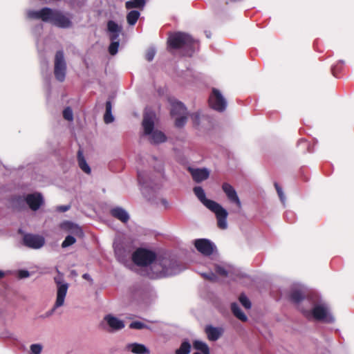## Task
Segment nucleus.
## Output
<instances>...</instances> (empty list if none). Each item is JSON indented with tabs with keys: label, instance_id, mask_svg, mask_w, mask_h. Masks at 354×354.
<instances>
[{
	"label": "nucleus",
	"instance_id": "20",
	"mask_svg": "<svg viewBox=\"0 0 354 354\" xmlns=\"http://www.w3.org/2000/svg\"><path fill=\"white\" fill-rule=\"evenodd\" d=\"M188 170L193 180L198 183L207 179L209 176V171L207 168L189 167Z\"/></svg>",
	"mask_w": 354,
	"mask_h": 354
},
{
	"label": "nucleus",
	"instance_id": "34",
	"mask_svg": "<svg viewBox=\"0 0 354 354\" xmlns=\"http://www.w3.org/2000/svg\"><path fill=\"white\" fill-rule=\"evenodd\" d=\"M191 344L187 339L182 342L180 347L176 350V354H189L191 351Z\"/></svg>",
	"mask_w": 354,
	"mask_h": 354
},
{
	"label": "nucleus",
	"instance_id": "33",
	"mask_svg": "<svg viewBox=\"0 0 354 354\" xmlns=\"http://www.w3.org/2000/svg\"><path fill=\"white\" fill-rule=\"evenodd\" d=\"M140 12L138 10H133L128 12L127 15V21L130 26H134L138 18L140 17Z\"/></svg>",
	"mask_w": 354,
	"mask_h": 354
},
{
	"label": "nucleus",
	"instance_id": "47",
	"mask_svg": "<svg viewBox=\"0 0 354 354\" xmlns=\"http://www.w3.org/2000/svg\"><path fill=\"white\" fill-rule=\"evenodd\" d=\"M71 206L69 205H60L57 207V210L60 212H65L70 209Z\"/></svg>",
	"mask_w": 354,
	"mask_h": 354
},
{
	"label": "nucleus",
	"instance_id": "39",
	"mask_svg": "<svg viewBox=\"0 0 354 354\" xmlns=\"http://www.w3.org/2000/svg\"><path fill=\"white\" fill-rule=\"evenodd\" d=\"M214 267L216 274L222 277L227 276L228 272L223 266L216 263L214 265Z\"/></svg>",
	"mask_w": 354,
	"mask_h": 354
},
{
	"label": "nucleus",
	"instance_id": "32",
	"mask_svg": "<svg viewBox=\"0 0 354 354\" xmlns=\"http://www.w3.org/2000/svg\"><path fill=\"white\" fill-rule=\"evenodd\" d=\"M62 227L76 234L82 233L81 228L77 225L71 221H65L62 223Z\"/></svg>",
	"mask_w": 354,
	"mask_h": 354
},
{
	"label": "nucleus",
	"instance_id": "54",
	"mask_svg": "<svg viewBox=\"0 0 354 354\" xmlns=\"http://www.w3.org/2000/svg\"><path fill=\"white\" fill-rule=\"evenodd\" d=\"M339 62H340L341 64H344V62L343 60H340V61H339Z\"/></svg>",
	"mask_w": 354,
	"mask_h": 354
},
{
	"label": "nucleus",
	"instance_id": "1",
	"mask_svg": "<svg viewBox=\"0 0 354 354\" xmlns=\"http://www.w3.org/2000/svg\"><path fill=\"white\" fill-rule=\"evenodd\" d=\"M146 269L148 277L159 279L178 274L184 268L175 254L167 252L158 254L151 267Z\"/></svg>",
	"mask_w": 354,
	"mask_h": 354
},
{
	"label": "nucleus",
	"instance_id": "5",
	"mask_svg": "<svg viewBox=\"0 0 354 354\" xmlns=\"http://www.w3.org/2000/svg\"><path fill=\"white\" fill-rule=\"evenodd\" d=\"M56 272L58 275L54 277L55 283L57 286V297L56 301L52 309L47 311L44 315H41L42 318H47L53 315L55 310L64 304L65 297L68 289V283L64 281V274L56 268Z\"/></svg>",
	"mask_w": 354,
	"mask_h": 354
},
{
	"label": "nucleus",
	"instance_id": "15",
	"mask_svg": "<svg viewBox=\"0 0 354 354\" xmlns=\"http://www.w3.org/2000/svg\"><path fill=\"white\" fill-rule=\"evenodd\" d=\"M52 8L44 7L39 10H28L26 17L30 19H41L44 22H49Z\"/></svg>",
	"mask_w": 354,
	"mask_h": 354
},
{
	"label": "nucleus",
	"instance_id": "36",
	"mask_svg": "<svg viewBox=\"0 0 354 354\" xmlns=\"http://www.w3.org/2000/svg\"><path fill=\"white\" fill-rule=\"evenodd\" d=\"M239 301L241 304V305L245 308V309H250L252 306V304L249 299L247 297V296L242 293L239 296Z\"/></svg>",
	"mask_w": 354,
	"mask_h": 354
},
{
	"label": "nucleus",
	"instance_id": "53",
	"mask_svg": "<svg viewBox=\"0 0 354 354\" xmlns=\"http://www.w3.org/2000/svg\"><path fill=\"white\" fill-rule=\"evenodd\" d=\"M206 36H207V37H208V38H209V37H210L209 34H208L207 32H206Z\"/></svg>",
	"mask_w": 354,
	"mask_h": 354
},
{
	"label": "nucleus",
	"instance_id": "16",
	"mask_svg": "<svg viewBox=\"0 0 354 354\" xmlns=\"http://www.w3.org/2000/svg\"><path fill=\"white\" fill-rule=\"evenodd\" d=\"M113 248L117 259L121 263H124L127 261L131 252V249L125 246L124 243L116 241L113 242Z\"/></svg>",
	"mask_w": 354,
	"mask_h": 354
},
{
	"label": "nucleus",
	"instance_id": "42",
	"mask_svg": "<svg viewBox=\"0 0 354 354\" xmlns=\"http://www.w3.org/2000/svg\"><path fill=\"white\" fill-rule=\"evenodd\" d=\"M274 187L282 203H285L286 196L283 192L282 188L277 183H274Z\"/></svg>",
	"mask_w": 354,
	"mask_h": 354
},
{
	"label": "nucleus",
	"instance_id": "4",
	"mask_svg": "<svg viewBox=\"0 0 354 354\" xmlns=\"http://www.w3.org/2000/svg\"><path fill=\"white\" fill-rule=\"evenodd\" d=\"M196 40L187 33L177 32L171 34L167 40L168 48L179 49L183 56L191 57L195 52Z\"/></svg>",
	"mask_w": 354,
	"mask_h": 354
},
{
	"label": "nucleus",
	"instance_id": "27",
	"mask_svg": "<svg viewBox=\"0 0 354 354\" xmlns=\"http://www.w3.org/2000/svg\"><path fill=\"white\" fill-rule=\"evenodd\" d=\"M147 3V0H129L125 3L127 9L138 8L143 10Z\"/></svg>",
	"mask_w": 354,
	"mask_h": 354
},
{
	"label": "nucleus",
	"instance_id": "50",
	"mask_svg": "<svg viewBox=\"0 0 354 354\" xmlns=\"http://www.w3.org/2000/svg\"><path fill=\"white\" fill-rule=\"evenodd\" d=\"M331 70H332V73H333V75L335 76L336 75L335 72H336V70H337V66H333Z\"/></svg>",
	"mask_w": 354,
	"mask_h": 354
},
{
	"label": "nucleus",
	"instance_id": "48",
	"mask_svg": "<svg viewBox=\"0 0 354 354\" xmlns=\"http://www.w3.org/2000/svg\"><path fill=\"white\" fill-rule=\"evenodd\" d=\"M158 165L157 166H153L154 169L158 171H162V162L160 160H158Z\"/></svg>",
	"mask_w": 354,
	"mask_h": 354
},
{
	"label": "nucleus",
	"instance_id": "41",
	"mask_svg": "<svg viewBox=\"0 0 354 354\" xmlns=\"http://www.w3.org/2000/svg\"><path fill=\"white\" fill-rule=\"evenodd\" d=\"M63 117L68 121H72L73 119V113L71 107L68 106L63 111Z\"/></svg>",
	"mask_w": 354,
	"mask_h": 354
},
{
	"label": "nucleus",
	"instance_id": "43",
	"mask_svg": "<svg viewBox=\"0 0 354 354\" xmlns=\"http://www.w3.org/2000/svg\"><path fill=\"white\" fill-rule=\"evenodd\" d=\"M155 55H156L155 48H149L148 50L147 51V53L145 55L146 59L149 62L152 61L154 58Z\"/></svg>",
	"mask_w": 354,
	"mask_h": 354
},
{
	"label": "nucleus",
	"instance_id": "14",
	"mask_svg": "<svg viewBox=\"0 0 354 354\" xmlns=\"http://www.w3.org/2000/svg\"><path fill=\"white\" fill-rule=\"evenodd\" d=\"M23 243L32 249H39L45 244V239L42 236L26 234L23 237Z\"/></svg>",
	"mask_w": 354,
	"mask_h": 354
},
{
	"label": "nucleus",
	"instance_id": "38",
	"mask_svg": "<svg viewBox=\"0 0 354 354\" xmlns=\"http://www.w3.org/2000/svg\"><path fill=\"white\" fill-rule=\"evenodd\" d=\"M43 346L41 344H32L30 346V354H41Z\"/></svg>",
	"mask_w": 354,
	"mask_h": 354
},
{
	"label": "nucleus",
	"instance_id": "46",
	"mask_svg": "<svg viewBox=\"0 0 354 354\" xmlns=\"http://www.w3.org/2000/svg\"><path fill=\"white\" fill-rule=\"evenodd\" d=\"M30 276V272L26 270H19L18 271V277L20 279L27 278Z\"/></svg>",
	"mask_w": 354,
	"mask_h": 354
},
{
	"label": "nucleus",
	"instance_id": "52",
	"mask_svg": "<svg viewBox=\"0 0 354 354\" xmlns=\"http://www.w3.org/2000/svg\"><path fill=\"white\" fill-rule=\"evenodd\" d=\"M151 158L152 160L158 161L157 158L156 157H154V156H152Z\"/></svg>",
	"mask_w": 354,
	"mask_h": 354
},
{
	"label": "nucleus",
	"instance_id": "49",
	"mask_svg": "<svg viewBox=\"0 0 354 354\" xmlns=\"http://www.w3.org/2000/svg\"><path fill=\"white\" fill-rule=\"evenodd\" d=\"M82 278L90 281V282H93V279L91 278V277L90 276V274H88V273H85L82 275Z\"/></svg>",
	"mask_w": 354,
	"mask_h": 354
},
{
	"label": "nucleus",
	"instance_id": "29",
	"mask_svg": "<svg viewBox=\"0 0 354 354\" xmlns=\"http://www.w3.org/2000/svg\"><path fill=\"white\" fill-rule=\"evenodd\" d=\"M231 310L234 315L239 319L243 322H245L248 319L247 316L243 313L239 304L236 302L232 303Z\"/></svg>",
	"mask_w": 354,
	"mask_h": 354
},
{
	"label": "nucleus",
	"instance_id": "18",
	"mask_svg": "<svg viewBox=\"0 0 354 354\" xmlns=\"http://www.w3.org/2000/svg\"><path fill=\"white\" fill-rule=\"evenodd\" d=\"M25 201L32 211L38 210L44 202V197L39 192L27 194Z\"/></svg>",
	"mask_w": 354,
	"mask_h": 354
},
{
	"label": "nucleus",
	"instance_id": "28",
	"mask_svg": "<svg viewBox=\"0 0 354 354\" xmlns=\"http://www.w3.org/2000/svg\"><path fill=\"white\" fill-rule=\"evenodd\" d=\"M77 161L80 168L86 174H89L91 171L89 165L87 164L81 150L77 152Z\"/></svg>",
	"mask_w": 354,
	"mask_h": 354
},
{
	"label": "nucleus",
	"instance_id": "21",
	"mask_svg": "<svg viewBox=\"0 0 354 354\" xmlns=\"http://www.w3.org/2000/svg\"><path fill=\"white\" fill-rule=\"evenodd\" d=\"M110 214L122 223H127L130 219V215L128 212L120 206L111 208L110 209Z\"/></svg>",
	"mask_w": 354,
	"mask_h": 354
},
{
	"label": "nucleus",
	"instance_id": "55",
	"mask_svg": "<svg viewBox=\"0 0 354 354\" xmlns=\"http://www.w3.org/2000/svg\"><path fill=\"white\" fill-rule=\"evenodd\" d=\"M162 203H167V201H166L165 200H163V201H162Z\"/></svg>",
	"mask_w": 354,
	"mask_h": 354
},
{
	"label": "nucleus",
	"instance_id": "8",
	"mask_svg": "<svg viewBox=\"0 0 354 354\" xmlns=\"http://www.w3.org/2000/svg\"><path fill=\"white\" fill-rule=\"evenodd\" d=\"M122 29V26L113 20H109L107 22V30L110 33V39L111 40L109 46V53L111 55H115L118 51L120 44L118 37Z\"/></svg>",
	"mask_w": 354,
	"mask_h": 354
},
{
	"label": "nucleus",
	"instance_id": "56",
	"mask_svg": "<svg viewBox=\"0 0 354 354\" xmlns=\"http://www.w3.org/2000/svg\"><path fill=\"white\" fill-rule=\"evenodd\" d=\"M39 28H40L41 29L42 28V25H41V24H40V25H39Z\"/></svg>",
	"mask_w": 354,
	"mask_h": 354
},
{
	"label": "nucleus",
	"instance_id": "44",
	"mask_svg": "<svg viewBox=\"0 0 354 354\" xmlns=\"http://www.w3.org/2000/svg\"><path fill=\"white\" fill-rule=\"evenodd\" d=\"M200 113L196 112L190 115L191 120L195 126H198L200 123Z\"/></svg>",
	"mask_w": 354,
	"mask_h": 354
},
{
	"label": "nucleus",
	"instance_id": "10",
	"mask_svg": "<svg viewBox=\"0 0 354 354\" xmlns=\"http://www.w3.org/2000/svg\"><path fill=\"white\" fill-rule=\"evenodd\" d=\"M156 257L155 252L143 248L138 249L132 254V260L136 265L145 267L153 263Z\"/></svg>",
	"mask_w": 354,
	"mask_h": 354
},
{
	"label": "nucleus",
	"instance_id": "22",
	"mask_svg": "<svg viewBox=\"0 0 354 354\" xmlns=\"http://www.w3.org/2000/svg\"><path fill=\"white\" fill-rule=\"evenodd\" d=\"M289 298L292 302L298 304L302 301L308 303L306 300L310 297L305 299L304 292L301 287H293L290 291Z\"/></svg>",
	"mask_w": 354,
	"mask_h": 354
},
{
	"label": "nucleus",
	"instance_id": "35",
	"mask_svg": "<svg viewBox=\"0 0 354 354\" xmlns=\"http://www.w3.org/2000/svg\"><path fill=\"white\" fill-rule=\"evenodd\" d=\"M175 118V125L176 127L180 128L185 126L187 120V112L186 113L173 116Z\"/></svg>",
	"mask_w": 354,
	"mask_h": 354
},
{
	"label": "nucleus",
	"instance_id": "26",
	"mask_svg": "<svg viewBox=\"0 0 354 354\" xmlns=\"http://www.w3.org/2000/svg\"><path fill=\"white\" fill-rule=\"evenodd\" d=\"M149 136L150 142L156 145L164 142L167 140L165 135L158 130H155Z\"/></svg>",
	"mask_w": 354,
	"mask_h": 354
},
{
	"label": "nucleus",
	"instance_id": "40",
	"mask_svg": "<svg viewBox=\"0 0 354 354\" xmlns=\"http://www.w3.org/2000/svg\"><path fill=\"white\" fill-rule=\"evenodd\" d=\"M129 328L133 329L140 330L143 328H149V326L141 322L134 321L130 324Z\"/></svg>",
	"mask_w": 354,
	"mask_h": 354
},
{
	"label": "nucleus",
	"instance_id": "17",
	"mask_svg": "<svg viewBox=\"0 0 354 354\" xmlns=\"http://www.w3.org/2000/svg\"><path fill=\"white\" fill-rule=\"evenodd\" d=\"M222 189L225 194L228 201L235 204L239 209L241 208V202L238 196L235 189L228 183H223L222 185Z\"/></svg>",
	"mask_w": 354,
	"mask_h": 354
},
{
	"label": "nucleus",
	"instance_id": "23",
	"mask_svg": "<svg viewBox=\"0 0 354 354\" xmlns=\"http://www.w3.org/2000/svg\"><path fill=\"white\" fill-rule=\"evenodd\" d=\"M207 338L210 341H216L223 333V329L219 327H214L211 325L207 326L205 328Z\"/></svg>",
	"mask_w": 354,
	"mask_h": 354
},
{
	"label": "nucleus",
	"instance_id": "9",
	"mask_svg": "<svg viewBox=\"0 0 354 354\" xmlns=\"http://www.w3.org/2000/svg\"><path fill=\"white\" fill-rule=\"evenodd\" d=\"M66 61L63 50H57L54 60V75L56 80L60 82L64 81L66 75Z\"/></svg>",
	"mask_w": 354,
	"mask_h": 354
},
{
	"label": "nucleus",
	"instance_id": "30",
	"mask_svg": "<svg viewBox=\"0 0 354 354\" xmlns=\"http://www.w3.org/2000/svg\"><path fill=\"white\" fill-rule=\"evenodd\" d=\"M194 349L203 353V354H210V350L208 345L201 340H194L193 342Z\"/></svg>",
	"mask_w": 354,
	"mask_h": 354
},
{
	"label": "nucleus",
	"instance_id": "37",
	"mask_svg": "<svg viewBox=\"0 0 354 354\" xmlns=\"http://www.w3.org/2000/svg\"><path fill=\"white\" fill-rule=\"evenodd\" d=\"M76 242V239L74 236L71 235H68L66 236L65 239L62 243V248H66L72 245H73Z\"/></svg>",
	"mask_w": 354,
	"mask_h": 354
},
{
	"label": "nucleus",
	"instance_id": "12",
	"mask_svg": "<svg viewBox=\"0 0 354 354\" xmlns=\"http://www.w3.org/2000/svg\"><path fill=\"white\" fill-rule=\"evenodd\" d=\"M209 103L212 109L218 112L224 111L227 107V101L216 88L212 89V93L209 98Z\"/></svg>",
	"mask_w": 354,
	"mask_h": 354
},
{
	"label": "nucleus",
	"instance_id": "3",
	"mask_svg": "<svg viewBox=\"0 0 354 354\" xmlns=\"http://www.w3.org/2000/svg\"><path fill=\"white\" fill-rule=\"evenodd\" d=\"M306 301L310 305L311 309H302L306 317L312 315L315 319L326 323H333L335 318L330 314L328 305L317 295L310 297Z\"/></svg>",
	"mask_w": 354,
	"mask_h": 354
},
{
	"label": "nucleus",
	"instance_id": "7",
	"mask_svg": "<svg viewBox=\"0 0 354 354\" xmlns=\"http://www.w3.org/2000/svg\"><path fill=\"white\" fill-rule=\"evenodd\" d=\"M72 15L69 12H64L59 10L52 9L48 23L62 29L72 28Z\"/></svg>",
	"mask_w": 354,
	"mask_h": 354
},
{
	"label": "nucleus",
	"instance_id": "19",
	"mask_svg": "<svg viewBox=\"0 0 354 354\" xmlns=\"http://www.w3.org/2000/svg\"><path fill=\"white\" fill-rule=\"evenodd\" d=\"M154 117L152 112H146L144 114L142 125L144 129V135L149 136L154 131Z\"/></svg>",
	"mask_w": 354,
	"mask_h": 354
},
{
	"label": "nucleus",
	"instance_id": "25",
	"mask_svg": "<svg viewBox=\"0 0 354 354\" xmlns=\"http://www.w3.org/2000/svg\"><path fill=\"white\" fill-rule=\"evenodd\" d=\"M187 108L180 101H174L171 102V116H177L186 113Z\"/></svg>",
	"mask_w": 354,
	"mask_h": 354
},
{
	"label": "nucleus",
	"instance_id": "6",
	"mask_svg": "<svg viewBox=\"0 0 354 354\" xmlns=\"http://www.w3.org/2000/svg\"><path fill=\"white\" fill-rule=\"evenodd\" d=\"M138 180L143 196L148 201L153 200L160 185L147 171L140 169L138 170Z\"/></svg>",
	"mask_w": 354,
	"mask_h": 354
},
{
	"label": "nucleus",
	"instance_id": "13",
	"mask_svg": "<svg viewBox=\"0 0 354 354\" xmlns=\"http://www.w3.org/2000/svg\"><path fill=\"white\" fill-rule=\"evenodd\" d=\"M194 246L203 256H210L216 250V245L207 239H198L194 241Z\"/></svg>",
	"mask_w": 354,
	"mask_h": 354
},
{
	"label": "nucleus",
	"instance_id": "2",
	"mask_svg": "<svg viewBox=\"0 0 354 354\" xmlns=\"http://www.w3.org/2000/svg\"><path fill=\"white\" fill-rule=\"evenodd\" d=\"M193 192L200 202L211 212L214 213L218 228L225 230L227 228V218L228 213L219 203L214 201L207 199L203 188L201 186H196Z\"/></svg>",
	"mask_w": 354,
	"mask_h": 354
},
{
	"label": "nucleus",
	"instance_id": "51",
	"mask_svg": "<svg viewBox=\"0 0 354 354\" xmlns=\"http://www.w3.org/2000/svg\"><path fill=\"white\" fill-rule=\"evenodd\" d=\"M6 272L0 270V279L4 277Z\"/></svg>",
	"mask_w": 354,
	"mask_h": 354
},
{
	"label": "nucleus",
	"instance_id": "31",
	"mask_svg": "<svg viewBox=\"0 0 354 354\" xmlns=\"http://www.w3.org/2000/svg\"><path fill=\"white\" fill-rule=\"evenodd\" d=\"M104 120L106 124H110L114 120V117L112 114V104L109 100L106 102V111L104 115Z\"/></svg>",
	"mask_w": 354,
	"mask_h": 354
},
{
	"label": "nucleus",
	"instance_id": "45",
	"mask_svg": "<svg viewBox=\"0 0 354 354\" xmlns=\"http://www.w3.org/2000/svg\"><path fill=\"white\" fill-rule=\"evenodd\" d=\"M201 274L205 279L210 280V281H215L216 279V278H217L216 274L213 272H212V271L208 272H203Z\"/></svg>",
	"mask_w": 354,
	"mask_h": 354
},
{
	"label": "nucleus",
	"instance_id": "11",
	"mask_svg": "<svg viewBox=\"0 0 354 354\" xmlns=\"http://www.w3.org/2000/svg\"><path fill=\"white\" fill-rule=\"evenodd\" d=\"M100 326L104 330L113 333L124 328L125 325L122 320L119 319L111 314H108L104 316L100 323Z\"/></svg>",
	"mask_w": 354,
	"mask_h": 354
},
{
	"label": "nucleus",
	"instance_id": "24",
	"mask_svg": "<svg viewBox=\"0 0 354 354\" xmlns=\"http://www.w3.org/2000/svg\"><path fill=\"white\" fill-rule=\"evenodd\" d=\"M127 349L135 354H149V350L142 344L132 343L127 345Z\"/></svg>",
	"mask_w": 354,
	"mask_h": 354
}]
</instances>
